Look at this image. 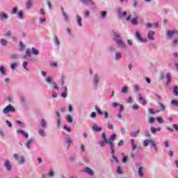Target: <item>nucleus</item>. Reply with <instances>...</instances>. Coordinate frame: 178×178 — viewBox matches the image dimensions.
<instances>
[{"label": "nucleus", "instance_id": "14", "mask_svg": "<svg viewBox=\"0 0 178 178\" xmlns=\"http://www.w3.org/2000/svg\"><path fill=\"white\" fill-rule=\"evenodd\" d=\"M53 42L55 44L56 47H58V48H59L60 45V39H59V37H58V35H54Z\"/></svg>", "mask_w": 178, "mask_h": 178}, {"label": "nucleus", "instance_id": "27", "mask_svg": "<svg viewBox=\"0 0 178 178\" xmlns=\"http://www.w3.org/2000/svg\"><path fill=\"white\" fill-rule=\"evenodd\" d=\"M161 130H162V128L161 127L155 128L154 127H152L150 128V131L152 133V134H156V131H161Z\"/></svg>", "mask_w": 178, "mask_h": 178}, {"label": "nucleus", "instance_id": "50", "mask_svg": "<svg viewBox=\"0 0 178 178\" xmlns=\"http://www.w3.org/2000/svg\"><path fill=\"white\" fill-rule=\"evenodd\" d=\"M61 98H67V91L64 90L63 92L60 95Z\"/></svg>", "mask_w": 178, "mask_h": 178}, {"label": "nucleus", "instance_id": "62", "mask_svg": "<svg viewBox=\"0 0 178 178\" xmlns=\"http://www.w3.org/2000/svg\"><path fill=\"white\" fill-rule=\"evenodd\" d=\"M157 122H159V123H163L164 120H163V118H161V117H159L157 118Z\"/></svg>", "mask_w": 178, "mask_h": 178}, {"label": "nucleus", "instance_id": "21", "mask_svg": "<svg viewBox=\"0 0 178 178\" xmlns=\"http://www.w3.org/2000/svg\"><path fill=\"white\" fill-rule=\"evenodd\" d=\"M83 172H85V173H87V175H89V176H94L95 172L92 170H91V168H90L89 167H86L84 170Z\"/></svg>", "mask_w": 178, "mask_h": 178}, {"label": "nucleus", "instance_id": "53", "mask_svg": "<svg viewBox=\"0 0 178 178\" xmlns=\"http://www.w3.org/2000/svg\"><path fill=\"white\" fill-rule=\"evenodd\" d=\"M159 105L161 107V110L160 111H163L166 108V107H165V105H163V104H162L161 102H159Z\"/></svg>", "mask_w": 178, "mask_h": 178}, {"label": "nucleus", "instance_id": "49", "mask_svg": "<svg viewBox=\"0 0 178 178\" xmlns=\"http://www.w3.org/2000/svg\"><path fill=\"white\" fill-rule=\"evenodd\" d=\"M63 129L67 131L68 133H72V129L70 127H67V125H65L63 127Z\"/></svg>", "mask_w": 178, "mask_h": 178}, {"label": "nucleus", "instance_id": "23", "mask_svg": "<svg viewBox=\"0 0 178 178\" xmlns=\"http://www.w3.org/2000/svg\"><path fill=\"white\" fill-rule=\"evenodd\" d=\"M92 130L93 131H95V133H101V131H102V128L98 127L97 124H94L92 126Z\"/></svg>", "mask_w": 178, "mask_h": 178}, {"label": "nucleus", "instance_id": "9", "mask_svg": "<svg viewBox=\"0 0 178 178\" xmlns=\"http://www.w3.org/2000/svg\"><path fill=\"white\" fill-rule=\"evenodd\" d=\"M65 141L67 144V149H69L70 148V144L73 143V138L70 135H67L65 138Z\"/></svg>", "mask_w": 178, "mask_h": 178}, {"label": "nucleus", "instance_id": "42", "mask_svg": "<svg viewBox=\"0 0 178 178\" xmlns=\"http://www.w3.org/2000/svg\"><path fill=\"white\" fill-rule=\"evenodd\" d=\"M108 52H115L116 51V47L114 46H109L107 49Z\"/></svg>", "mask_w": 178, "mask_h": 178}, {"label": "nucleus", "instance_id": "18", "mask_svg": "<svg viewBox=\"0 0 178 178\" xmlns=\"http://www.w3.org/2000/svg\"><path fill=\"white\" fill-rule=\"evenodd\" d=\"M81 3L83 5H88V3H90L92 6H95V2L92 0H79Z\"/></svg>", "mask_w": 178, "mask_h": 178}, {"label": "nucleus", "instance_id": "48", "mask_svg": "<svg viewBox=\"0 0 178 178\" xmlns=\"http://www.w3.org/2000/svg\"><path fill=\"white\" fill-rule=\"evenodd\" d=\"M31 53L30 52V49H27L26 51V54L24 55V58H27V56H31Z\"/></svg>", "mask_w": 178, "mask_h": 178}, {"label": "nucleus", "instance_id": "5", "mask_svg": "<svg viewBox=\"0 0 178 178\" xmlns=\"http://www.w3.org/2000/svg\"><path fill=\"white\" fill-rule=\"evenodd\" d=\"M136 166L138 168V175L139 177H144V166H143V164L141 163H136Z\"/></svg>", "mask_w": 178, "mask_h": 178}, {"label": "nucleus", "instance_id": "55", "mask_svg": "<svg viewBox=\"0 0 178 178\" xmlns=\"http://www.w3.org/2000/svg\"><path fill=\"white\" fill-rule=\"evenodd\" d=\"M10 67L13 70H15L16 67H17V63H14L11 64Z\"/></svg>", "mask_w": 178, "mask_h": 178}, {"label": "nucleus", "instance_id": "63", "mask_svg": "<svg viewBox=\"0 0 178 178\" xmlns=\"http://www.w3.org/2000/svg\"><path fill=\"white\" fill-rule=\"evenodd\" d=\"M122 163H126L127 162V156H124L122 160Z\"/></svg>", "mask_w": 178, "mask_h": 178}, {"label": "nucleus", "instance_id": "52", "mask_svg": "<svg viewBox=\"0 0 178 178\" xmlns=\"http://www.w3.org/2000/svg\"><path fill=\"white\" fill-rule=\"evenodd\" d=\"M18 17L20 20H23L24 18L23 17V12L22 11H19L18 13Z\"/></svg>", "mask_w": 178, "mask_h": 178}, {"label": "nucleus", "instance_id": "6", "mask_svg": "<svg viewBox=\"0 0 178 178\" xmlns=\"http://www.w3.org/2000/svg\"><path fill=\"white\" fill-rule=\"evenodd\" d=\"M10 112L15 113L16 112V109L12 104H8L4 109L3 110V113L4 115H8V113H10Z\"/></svg>", "mask_w": 178, "mask_h": 178}, {"label": "nucleus", "instance_id": "47", "mask_svg": "<svg viewBox=\"0 0 178 178\" xmlns=\"http://www.w3.org/2000/svg\"><path fill=\"white\" fill-rule=\"evenodd\" d=\"M117 173L118 175H123V170H122V167L118 166L117 167Z\"/></svg>", "mask_w": 178, "mask_h": 178}, {"label": "nucleus", "instance_id": "58", "mask_svg": "<svg viewBox=\"0 0 178 178\" xmlns=\"http://www.w3.org/2000/svg\"><path fill=\"white\" fill-rule=\"evenodd\" d=\"M106 144V142L105 140H101L99 142V145L100 147H105V145Z\"/></svg>", "mask_w": 178, "mask_h": 178}, {"label": "nucleus", "instance_id": "33", "mask_svg": "<svg viewBox=\"0 0 178 178\" xmlns=\"http://www.w3.org/2000/svg\"><path fill=\"white\" fill-rule=\"evenodd\" d=\"M140 134V129L130 134L131 137H137Z\"/></svg>", "mask_w": 178, "mask_h": 178}, {"label": "nucleus", "instance_id": "10", "mask_svg": "<svg viewBox=\"0 0 178 178\" xmlns=\"http://www.w3.org/2000/svg\"><path fill=\"white\" fill-rule=\"evenodd\" d=\"M154 35H155V31H154L152 30L148 31L147 38H148L149 41H154L155 40V38L154 37Z\"/></svg>", "mask_w": 178, "mask_h": 178}, {"label": "nucleus", "instance_id": "61", "mask_svg": "<svg viewBox=\"0 0 178 178\" xmlns=\"http://www.w3.org/2000/svg\"><path fill=\"white\" fill-rule=\"evenodd\" d=\"M21 103L22 104H26V97L21 96Z\"/></svg>", "mask_w": 178, "mask_h": 178}, {"label": "nucleus", "instance_id": "3", "mask_svg": "<svg viewBox=\"0 0 178 178\" xmlns=\"http://www.w3.org/2000/svg\"><path fill=\"white\" fill-rule=\"evenodd\" d=\"M45 81H46L47 84H49V86H52V87L54 90H56V91H59V87L56 84V82H55L52 80V77L47 76Z\"/></svg>", "mask_w": 178, "mask_h": 178}, {"label": "nucleus", "instance_id": "36", "mask_svg": "<svg viewBox=\"0 0 178 178\" xmlns=\"http://www.w3.org/2000/svg\"><path fill=\"white\" fill-rule=\"evenodd\" d=\"M108 12L105 11V10H102L100 12V17L102 19H105L106 17V15H107Z\"/></svg>", "mask_w": 178, "mask_h": 178}, {"label": "nucleus", "instance_id": "12", "mask_svg": "<svg viewBox=\"0 0 178 178\" xmlns=\"http://www.w3.org/2000/svg\"><path fill=\"white\" fill-rule=\"evenodd\" d=\"M136 40H138V41H139V42H147L148 40L147 39H143L141 37V34H140V32L136 31Z\"/></svg>", "mask_w": 178, "mask_h": 178}, {"label": "nucleus", "instance_id": "46", "mask_svg": "<svg viewBox=\"0 0 178 178\" xmlns=\"http://www.w3.org/2000/svg\"><path fill=\"white\" fill-rule=\"evenodd\" d=\"M173 92H174V95H175V97L178 96V86H175L174 87Z\"/></svg>", "mask_w": 178, "mask_h": 178}, {"label": "nucleus", "instance_id": "16", "mask_svg": "<svg viewBox=\"0 0 178 178\" xmlns=\"http://www.w3.org/2000/svg\"><path fill=\"white\" fill-rule=\"evenodd\" d=\"M4 166L8 172L12 170V165H10V161L8 159L4 161Z\"/></svg>", "mask_w": 178, "mask_h": 178}, {"label": "nucleus", "instance_id": "54", "mask_svg": "<svg viewBox=\"0 0 178 178\" xmlns=\"http://www.w3.org/2000/svg\"><path fill=\"white\" fill-rule=\"evenodd\" d=\"M175 155V152L173 150L170 149L168 151V156H170V158H173V156Z\"/></svg>", "mask_w": 178, "mask_h": 178}, {"label": "nucleus", "instance_id": "25", "mask_svg": "<svg viewBox=\"0 0 178 178\" xmlns=\"http://www.w3.org/2000/svg\"><path fill=\"white\" fill-rule=\"evenodd\" d=\"M34 143V138H30L26 143H25V147L28 148V149H30L31 147V144Z\"/></svg>", "mask_w": 178, "mask_h": 178}, {"label": "nucleus", "instance_id": "24", "mask_svg": "<svg viewBox=\"0 0 178 178\" xmlns=\"http://www.w3.org/2000/svg\"><path fill=\"white\" fill-rule=\"evenodd\" d=\"M111 154V156L113 158V159L110 160V162H111V163H113L114 162H115V163H119V160L118 159V157H116V156L115 155V152Z\"/></svg>", "mask_w": 178, "mask_h": 178}, {"label": "nucleus", "instance_id": "31", "mask_svg": "<svg viewBox=\"0 0 178 178\" xmlns=\"http://www.w3.org/2000/svg\"><path fill=\"white\" fill-rule=\"evenodd\" d=\"M47 176L51 178L55 177V171L53 169L49 170Z\"/></svg>", "mask_w": 178, "mask_h": 178}, {"label": "nucleus", "instance_id": "8", "mask_svg": "<svg viewBox=\"0 0 178 178\" xmlns=\"http://www.w3.org/2000/svg\"><path fill=\"white\" fill-rule=\"evenodd\" d=\"M162 80L163 79H165L166 81V86H170V83H172V74L170 73H167L165 74H163L161 76Z\"/></svg>", "mask_w": 178, "mask_h": 178}, {"label": "nucleus", "instance_id": "26", "mask_svg": "<svg viewBox=\"0 0 178 178\" xmlns=\"http://www.w3.org/2000/svg\"><path fill=\"white\" fill-rule=\"evenodd\" d=\"M123 58V56L120 52H116L114 56L115 60H120Z\"/></svg>", "mask_w": 178, "mask_h": 178}, {"label": "nucleus", "instance_id": "11", "mask_svg": "<svg viewBox=\"0 0 178 178\" xmlns=\"http://www.w3.org/2000/svg\"><path fill=\"white\" fill-rule=\"evenodd\" d=\"M61 12H62L63 16L64 17V22H65V23H70V17H69V15H67L66 12H65V10L63 7H61Z\"/></svg>", "mask_w": 178, "mask_h": 178}, {"label": "nucleus", "instance_id": "64", "mask_svg": "<svg viewBox=\"0 0 178 178\" xmlns=\"http://www.w3.org/2000/svg\"><path fill=\"white\" fill-rule=\"evenodd\" d=\"M85 17H86V19H88V17H90V11L89 10L85 12Z\"/></svg>", "mask_w": 178, "mask_h": 178}, {"label": "nucleus", "instance_id": "37", "mask_svg": "<svg viewBox=\"0 0 178 178\" xmlns=\"http://www.w3.org/2000/svg\"><path fill=\"white\" fill-rule=\"evenodd\" d=\"M0 44L3 47H6V45H8V40H6V39H1Z\"/></svg>", "mask_w": 178, "mask_h": 178}, {"label": "nucleus", "instance_id": "45", "mask_svg": "<svg viewBox=\"0 0 178 178\" xmlns=\"http://www.w3.org/2000/svg\"><path fill=\"white\" fill-rule=\"evenodd\" d=\"M95 111L99 113V115H104V112L101 111V108L98 106H95Z\"/></svg>", "mask_w": 178, "mask_h": 178}, {"label": "nucleus", "instance_id": "29", "mask_svg": "<svg viewBox=\"0 0 178 178\" xmlns=\"http://www.w3.org/2000/svg\"><path fill=\"white\" fill-rule=\"evenodd\" d=\"M26 9H31L33 8V0H27L26 2Z\"/></svg>", "mask_w": 178, "mask_h": 178}, {"label": "nucleus", "instance_id": "20", "mask_svg": "<svg viewBox=\"0 0 178 178\" xmlns=\"http://www.w3.org/2000/svg\"><path fill=\"white\" fill-rule=\"evenodd\" d=\"M44 128H42L41 127H39L38 129V133L41 137H46L47 136V132L45 131Z\"/></svg>", "mask_w": 178, "mask_h": 178}, {"label": "nucleus", "instance_id": "51", "mask_svg": "<svg viewBox=\"0 0 178 178\" xmlns=\"http://www.w3.org/2000/svg\"><path fill=\"white\" fill-rule=\"evenodd\" d=\"M28 65H29V62L24 61L23 67H24V69H25V70H29V68L27 67Z\"/></svg>", "mask_w": 178, "mask_h": 178}, {"label": "nucleus", "instance_id": "15", "mask_svg": "<svg viewBox=\"0 0 178 178\" xmlns=\"http://www.w3.org/2000/svg\"><path fill=\"white\" fill-rule=\"evenodd\" d=\"M138 101L139 104H142L143 106L147 105V100H145V97H143L141 95H138Z\"/></svg>", "mask_w": 178, "mask_h": 178}, {"label": "nucleus", "instance_id": "7", "mask_svg": "<svg viewBox=\"0 0 178 178\" xmlns=\"http://www.w3.org/2000/svg\"><path fill=\"white\" fill-rule=\"evenodd\" d=\"M13 157L15 158V161L17 162L18 165H23L26 162L24 160V156H19L17 154H14Z\"/></svg>", "mask_w": 178, "mask_h": 178}, {"label": "nucleus", "instance_id": "40", "mask_svg": "<svg viewBox=\"0 0 178 178\" xmlns=\"http://www.w3.org/2000/svg\"><path fill=\"white\" fill-rule=\"evenodd\" d=\"M116 140V134H112L111 137L108 139V141H111V143H113Z\"/></svg>", "mask_w": 178, "mask_h": 178}, {"label": "nucleus", "instance_id": "1", "mask_svg": "<svg viewBox=\"0 0 178 178\" xmlns=\"http://www.w3.org/2000/svg\"><path fill=\"white\" fill-rule=\"evenodd\" d=\"M113 33L114 35L113 40L118 45L119 48H121V49H126V44H124V42L122 40V36L120 35V33L116 31H113Z\"/></svg>", "mask_w": 178, "mask_h": 178}, {"label": "nucleus", "instance_id": "17", "mask_svg": "<svg viewBox=\"0 0 178 178\" xmlns=\"http://www.w3.org/2000/svg\"><path fill=\"white\" fill-rule=\"evenodd\" d=\"M17 134H22V137H24L25 138H29V133L26 132L23 129H17Z\"/></svg>", "mask_w": 178, "mask_h": 178}, {"label": "nucleus", "instance_id": "35", "mask_svg": "<svg viewBox=\"0 0 178 178\" xmlns=\"http://www.w3.org/2000/svg\"><path fill=\"white\" fill-rule=\"evenodd\" d=\"M66 120L68 123H73V115H68L66 117Z\"/></svg>", "mask_w": 178, "mask_h": 178}, {"label": "nucleus", "instance_id": "32", "mask_svg": "<svg viewBox=\"0 0 178 178\" xmlns=\"http://www.w3.org/2000/svg\"><path fill=\"white\" fill-rule=\"evenodd\" d=\"M175 31H167L166 35L168 36L170 38H172L173 35H175Z\"/></svg>", "mask_w": 178, "mask_h": 178}, {"label": "nucleus", "instance_id": "2", "mask_svg": "<svg viewBox=\"0 0 178 178\" xmlns=\"http://www.w3.org/2000/svg\"><path fill=\"white\" fill-rule=\"evenodd\" d=\"M92 81L94 88H98V86H99V81H101V76H99L97 73L93 75Z\"/></svg>", "mask_w": 178, "mask_h": 178}, {"label": "nucleus", "instance_id": "43", "mask_svg": "<svg viewBox=\"0 0 178 178\" xmlns=\"http://www.w3.org/2000/svg\"><path fill=\"white\" fill-rule=\"evenodd\" d=\"M171 105L176 107L178 106V99H173L171 101Z\"/></svg>", "mask_w": 178, "mask_h": 178}, {"label": "nucleus", "instance_id": "34", "mask_svg": "<svg viewBox=\"0 0 178 178\" xmlns=\"http://www.w3.org/2000/svg\"><path fill=\"white\" fill-rule=\"evenodd\" d=\"M122 94H127L129 92V87L123 86L121 90Z\"/></svg>", "mask_w": 178, "mask_h": 178}, {"label": "nucleus", "instance_id": "41", "mask_svg": "<svg viewBox=\"0 0 178 178\" xmlns=\"http://www.w3.org/2000/svg\"><path fill=\"white\" fill-rule=\"evenodd\" d=\"M0 73L3 75L6 74V69L3 65L0 66Z\"/></svg>", "mask_w": 178, "mask_h": 178}, {"label": "nucleus", "instance_id": "57", "mask_svg": "<svg viewBox=\"0 0 178 178\" xmlns=\"http://www.w3.org/2000/svg\"><path fill=\"white\" fill-rule=\"evenodd\" d=\"M69 162L73 163L76 161V156H73L68 159Z\"/></svg>", "mask_w": 178, "mask_h": 178}, {"label": "nucleus", "instance_id": "28", "mask_svg": "<svg viewBox=\"0 0 178 178\" xmlns=\"http://www.w3.org/2000/svg\"><path fill=\"white\" fill-rule=\"evenodd\" d=\"M60 86H65L66 84V76L61 75L60 78Z\"/></svg>", "mask_w": 178, "mask_h": 178}, {"label": "nucleus", "instance_id": "39", "mask_svg": "<svg viewBox=\"0 0 178 178\" xmlns=\"http://www.w3.org/2000/svg\"><path fill=\"white\" fill-rule=\"evenodd\" d=\"M138 17L132 19L131 21V24H133L134 26H137L138 24Z\"/></svg>", "mask_w": 178, "mask_h": 178}, {"label": "nucleus", "instance_id": "44", "mask_svg": "<svg viewBox=\"0 0 178 178\" xmlns=\"http://www.w3.org/2000/svg\"><path fill=\"white\" fill-rule=\"evenodd\" d=\"M102 138L104 140L106 144H108V139L106 138V134H105V132H103V133H102Z\"/></svg>", "mask_w": 178, "mask_h": 178}, {"label": "nucleus", "instance_id": "4", "mask_svg": "<svg viewBox=\"0 0 178 178\" xmlns=\"http://www.w3.org/2000/svg\"><path fill=\"white\" fill-rule=\"evenodd\" d=\"M148 144H150L151 146L154 148L156 152H158V148H156V144H155V141L152 139H146L143 142L144 147H148Z\"/></svg>", "mask_w": 178, "mask_h": 178}, {"label": "nucleus", "instance_id": "60", "mask_svg": "<svg viewBox=\"0 0 178 178\" xmlns=\"http://www.w3.org/2000/svg\"><path fill=\"white\" fill-rule=\"evenodd\" d=\"M153 26H154V24H152V23L146 24V29H152V27Z\"/></svg>", "mask_w": 178, "mask_h": 178}, {"label": "nucleus", "instance_id": "59", "mask_svg": "<svg viewBox=\"0 0 178 178\" xmlns=\"http://www.w3.org/2000/svg\"><path fill=\"white\" fill-rule=\"evenodd\" d=\"M103 115H104V119H108L109 118V113H108V111H104Z\"/></svg>", "mask_w": 178, "mask_h": 178}, {"label": "nucleus", "instance_id": "19", "mask_svg": "<svg viewBox=\"0 0 178 178\" xmlns=\"http://www.w3.org/2000/svg\"><path fill=\"white\" fill-rule=\"evenodd\" d=\"M76 19L79 27H81L83 26V18L79 15H76Z\"/></svg>", "mask_w": 178, "mask_h": 178}, {"label": "nucleus", "instance_id": "38", "mask_svg": "<svg viewBox=\"0 0 178 178\" xmlns=\"http://www.w3.org/2000/svg\"><path fill=\"white\" fill-rule=\"evenodd\" d=\"M31 54H33V55H39L40 54V51H38V49H36L35 48L33 47L31 50Z\"/></svg>", "mask_w": 178, "mask_h": 178}, {"label": "nucleus", "instance_id": "13", "mask_svg": "<svg viewBox=\"0 0 178 178\" xmlns=\"http://www.w3.org/2000/svg\"><path fill=\"white\" fill-rule=\"evenodd\" d=\"M9 19V15L5 12L0 13V22H3L4 20H8Z\"/></svg>", "mask_w": 178, "mask_h": 178}, {"label": "nucleus", "instance_id": "22", "mask_svg": "<svg viewBox=\"0 0 178 178\" xmlns=\"http://www.w3.org/2000/svg\"><path fill=\"white\" fill-rule=\"evenodd\" d=\"M39 127H41L42 129H47V127H48V124L47 123V120H45V119L41 120Z\"/></svg>", "mask_w": 178, "mask_h": 178}, {"label": "nucleus", "instance_id": "56", "mask_svg": "<svg viewBox=\"0 0 178 178\" xmlns=\"http://www.w3.org/2000/svg\"><path fill=\"white\" fill-rule=\"evenodd\" d=\"M117 12H118V14L119 16H120V14H122V12H123V8L119 7V8L117 9Z\"/></svg>", "mask_w": 178, "mask_h": 178}, {"label": "nucleus", "instance_id": "30", "mask_svg": "<svg viewBox=\"0 0 178 178\" xmlns=\"http://www.w3.org/2000/svg\"><path fill=\"white\" fill-rule=\"evenodd\" d=\"M108 144H109V145H110L111 154L113 152H115V149L113 148V147H115V143L113 142L108 140Z\"/></svg>", "mask_w": 178, "mask_h": 178}]
</instances>
